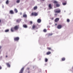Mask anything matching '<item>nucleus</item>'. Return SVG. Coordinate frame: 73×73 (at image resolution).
<instances>
[{
	"instance_id": "24",
	"label": "nucleus",
	"mask_w": 73,
	"mask_h": 73,
	"mask_svg": "<svg viewBox=\"0 0 73 73\" xmlns=\"http://www.w3.org/2000/svg\"><path fill=\"white\" fill-rule=\"evenodd\" d=\"M20 0H17L16 1V3H20Z\"/></svg>"
},
{
	"instance_id": "30",
	"label": "nucleus",
	"mask_w": 73,
	"mask_h": 73,
	"mask_svg": "<svg viewBox=\"0 0 73 73\" xmlns=\"http://www.w3.org/2000/svg\"><path fill=\"white\" fill-rule=\"evenodd\" d=\"M30 23L31 24H32V21H30Z\"/></svg>"
},
{
	"instance_id": "22",
	"label": "nucleus",
	"mask_w": 73,
	"mask_h": 73,
	"mask_svg": "<svg viewBox=\"0 0 73 73\" xmlns=\"http://www.w3.org/2000/svg\"><path fill=\"white\" fill-rule=\"evenodd\" d=\"M6 3L7 4H9V1H8V0H7L6 1Z\"/></svg>"
},
{
	"instance_id": "42",
	"label": "nucleus",
	"mask_w": 73,
	"mask_h": 73,
	"mask_svg": "<svg viewBox=\"0 0 73 73\" xmlns=\"http://www.w3.org/2000/svg\"><path fill=\"white\" fill-rule=\"evenodd\" d=\"M42 1H45V0H42Z\"/></svg>"
},
{
	"instance_id": "16",
	"label": "nucleus",
	"mask_w": 73,
	"mask_h": 73,
	"mask_svg": "<svg viewBox=\"0 0 73 73\" xmlns=\"http://www.w3.org/2000/svg\"><path fill=\"white\" fill-rule=\"evenodd\" d=\"M14 11L15 12V13H17L18 11H17V10L16 9H14Z\"/></svg>"
},
{
	"instance_id": "2",
	"label": "nucleus",
	"mask_w": 73,
	"mask_h": 73,
	"mask_svg": "<svg viewBox=\"0 0 73 73\" xmlns=\"http://www.w3.org/2000/svg\"><path fill=\"white\" fill-rule=\"evenodd\" d=\"M54 12L55 13H59L61 12V10L58 9H57L54 10Z\"/></svg>"
},
{
	"instance_id": "40",
	"label": "nucleus",
	"mask_w": 73,
	"mask_h": 73,
	"mask_svg": "<svg viewBox=\"0 0 73 73\" xmlns=\"http://www.w3.org/2000/svg\"><path fill=\"white\" fill-rule=\"evenodd\" d=\"M28 73H30V72H29V71H28Z\"/></svg>"
},
{
	"instance_id": "1",
	"label": "nucleus",
	"mask_w": 73,
	"mask_h": 73,
	"mask_svg": "<svg viewBox=\"0 0 73 73\" xmlns=\"http://www.w3.org/2000/svg\"><path fill=\"white\" fill-rule=\"evenodd\" d=\"M19 28V25H16L13 28H12L11 29V31L13 32H14V31H17Z\"/></svg>"
},
{
	"instance_id": "27",
	"label": "nucleus",
	"mask_w": 73,
	"mask_h": 73,
	"mask_svg": "<svg viewBox=\"0 0 73 73\" xmlns=\"http://www.w3.org/2000/svg\"><path fill=\"white\" fill-rule=\"evenodd\" d=\"M48 59L46 58L45 59V62H48Z\"/></svg>"
},
{
	"instance_id": "38",
	"label": "nucleus",
	"mask_w": 73,
	"mask_h": 73,
	"mask_svg": "<svg viewBox=\"0 0 73 73\" xmlns=\"http://www.w3.org/2000/svg\"><path fill=\"white\" fill-rule=\"evenodd\" d=\"M1 20L0 19V23H1Z\"/></svg>"
},
{
	"instance_id": "31",
	"label": "nucleus",
	"mask_w": 73,
	"mask_h": 73,
	"mask_svg": "<svg viewBox=\"0 0 73 73\" xmlns=\"http://www.w3.org/2000/svg\"><path fill=\"white\" fill-rule=\"evenodd\" d=\"M54 15H55V16H57V14H56V13H55V14H54Z\"/></svg>"
},
{
	"instance_id": "33",
	"label": "nucleus",
	"mask_w": 73,
	"mask_h": 73,
	"mask_svg": "<svg viewBox=\"0 0 73 73\" xmlns=\"http://www.w3.org/2000/svg\"><path fill=\"white\" fill-rule=\"evenodd\" d=\"M52 35H53V34L52 33V34H50V36H52Z\"/></svg>"
},
{
	"instance_id": "23",
	"label": "nucleus",
	"mask_w": 73,
	"mask_h": 73,
	"mask_svg": "<svg viewBox=\"0 0 73 73\" xmlns=\"http://www.w3.org/2000/svg\"><path fill=\"white\" fill-rule=\"evenodd\" d=\"M9 29H7L6 30H5V32H8L9 31Z\"/></svg>"
},
{
	"instance_id": "7",
	"label": "nucleus",
	"mask_w": 73,
	"mask_h": 73,
	"mask_svg": "<svg viewBox=\"0 0 73 73\" xmlns=\"http://www.w3.org/2000/svg\"><path fill=\"white\" fill-rule=\"evenodd\" d=\"M59 20H60V19L59 18H56L55 20V22L56 23H57V22L59 21Z\"/></svg>"
},
{
	"instance_id": "35",
	"label": "nucleus",
	"mask_w": 73,
	"mask_h": 73,
	"mask_svg": "<svg viewBox=\"0 0 73 73\" xmlns=\"http://www.w3.org/2000/svg\"><path fill=\"white\" fill-rule=\"evenodd\" d=\"M52 20H53V19H54V18H52L51 19Z\"/></svg>"
},
{
	"instance_id": "13",
	"label": "nucleus",
	"mask_w": 73,
	"mask_h": 73,
	"mask_svg": "<svg viewBox=\"0 0 73 73\" xmlns=\"http://www.w3.org/2000/svg\"><path fill=\"white\" fill-rule=\"evenodd\" d=\"M10 13H11V14H14V12H13V11L12 10H11L9 12Z\"/></svg>"
},
{
	"instance_id": "37",
	"label": "nucleus",
	"mask_w": 73,
	"mask_h": 73,
	"mask_svg": "<svg viewBox=\"0 0 73 73\" xmlns=\"http://www.w3.org/2000/svg\"><path fill=\"white\" fill-rule=\"evenodd\" d=\"M6 58L8 57V56L7 55H6Z\"/></svg>"
},
{
	"instance_id": "3",
	"label": "nucleus",
	"mask_w": 73,
	"mask_h": 73,
	"mask_svg": "<svg viewBox=\"0 0 73 73\" xmlns=\"http://www.w3.org/2000/svg\"><path fill=\"white\" fill-rule=\"evenodd\" d=\"M38 15V13L36 12L32 13L31 14V16H37Z\"/></svg>"
},
{
	"instance_id": "9",
	"label": "nucleus",
	"mask_w": 73,
	"mask_h": 73,
	"mask_svg": "<svg viewBox=\"0 0 73 73\" xmlns=\"http://www.w3.org/2000/svg\"><path fill=\"white\" fill-rule=\"evenodd\" d=\"M23 27L24 28H27L28 27V26L27 25L25 24H24L23 25Z\"/></svg>"
},
{
	"instance_id": "15",
	"label": "nucleus",
	"mask_w": 73,
	"mask_h": 73,
	"mask_svg": "<svg viewBox=\"0 0 73 73\" xmlns=\"http://www.w3.org/2000/svg\"><path fill=\"white\" fill-rule=\"evenodd\" d=\"M23 17H27V15L26 14H24L23 15Z\"/></svg>"
},
{
	"instance_id": "18",
	"label": "nucleus",
	"mask_w": 73,
	"mask_h": 73,
	"mask_svg": "<svg viewBox=\"0 0 73 73\" xmlns=\"http://www.w3.org/2000/svg\"><path fill=\"white\" fill-rule=\"evenodd\" d=\"M56 6L57 7H60V5L59 4L57 3V4H56Z\"/></svg>"
},
{
	"instance_id": "11",
	"label": "nucleus",
	"mask_w": 73,
	"mask_h": 73,
	"mask_svg": "<svg viewBox=\"0 0 73 73\" xmlns=\"http://www.w3.org/2000/svg\"><path fill=\"white\" fill-rule=\"evenodd\" d=\"M48 7L49 8V9H52V5H51V4H49V5Z\"/></svg>"
},
{
	"instance_id": "17",
	"label": "nucleus",
	"mask_w": 73,
	"mask_h": 73,
	"mask_svg": "<svg viewBox=\"0 0 73 73\" xmlns=\"http://www.w3.org/2000/svg\"><path fill=\"white\" fill-rule=\"evenodd\" d=\"M51 53V52H48L46 53V54L47 55H49V54H50Z\"/></svg>"
},
{
	"instance_id": "4",
	"label": "nucleus",
	"mask_w": 73,
	"mask_h": 73,
	"mask_svg": "<svg viewBox=\"0 0 73 73\" xmlns=\"http://www.w3.org/2000/svg\"><path fill=\"white\" fill-rule=\"evenodd\" d=\"M19 39H20V38L19 37H16L14 38V41H19Z\"/></svg>"
},
{
	"instance_id": "32",
	"label": "nucleus",
	"mask_w": 73,
	"mask_h": 73,
	"mask_svg": "<svg viewBox=\"0 0 73 73\" xmlns=\"http://www.w3.org/2000/svg\"><path fill=\"white\" fill-rule=\"evenodd\" d=\"M2 69L1 67L0 66V69Z\"/></svg>"
},
{
	"instance_id": "41",
	"label": "nucleus",
	"mask_w": 73,
	"mask_h": 73,
	"mask_svg": "<svg viewBox=\"0 0 73 73\" xmlns=\"http://www.w3.org/2000/svg\"><path fill=\"white\" fill-rule=\"evenodd\" d=\"M57 25V24H55V25Z\"/></svg>"
},
{
	"instance_id": "20",
	"label": "nucleus",
	"mask_w": 73,
	"mask_h": 73,
	"mask_svg": "<svg viewBox=\"0 0 73 73\" xmlns=\"http://www.w3.org/2000/svg\"><path fill=\"white\" fill-rule=\"evenodd\" d=\"M62 61H65V58H62Z\"/></svg>"
},
{
	"instance_id": "21",
	"label": "nucleus",
	"mask_w": 73,
	"mask_h": 73,
	"mask_svg": "<svg viewBox=\"0 0 73 73\" xmlns=\"http://www.w3.org/2000/svg\"><path fill=\"white\" fill-rule=\"evenodd\" d=\"M54 4H57V3H58V2H57V1H54Z\"/></svg>"
},
{
	"instance_id": "12",
	"label": "nucleus",
	"mask_w": 73,
	"mask_h": 73,
	"mask_svg": "<svg viewBox=\"0 0 73 73\" xmlns=\"http://www.w3.org/2000/svg\"><path fill=\"white\" fill-rule=\"evenodd\" d=\"M41 21V20L40 19H38L37 20V22L39 23H40V22Z\"/></svg>"
},
{
	"instance_id": "39",
	"label": "nucleus",
	"mask_w": 73,
	"mask_h": 73,
	"mask_svg": "<svg viewBox=\"0 0 73 73\" xmlns=\"http://www.w3.org/2000/svg\"><path fill=\"white\" fill-rule=\"evenodd\" d=\"M20 15H22V13H20Z\"/></svg>"
},
{
	"instance_id": "29",
	"label": "nucleus",
	"mask_w": 73,
	"mask_h": 73,
	"mask_svg": "<svg viewBox=\"0 0 73 73\" xmlns=\"http://www.w3.org/2000/svg\"><path fill=\"white\" fill-rule=\"evenodd\" d=\"M67 22H70V20H69V19H68L67 20Z\"/></svg>"
},
{
	"instance_id": "10",
	"label": "nucleus",
	"mask_w": 73,
	"mask_h": 73,
	"mask_svg": "<svg viewBox=\"0 0 73 73\" xmlns=\"http://www.w3.org/2000/svg\"><path fill=\"white\" fill-rule=\"evenodd\" d=\"M61 27H62V26L61 25H59L57 27V28L58 29H61Z\"/></svg>"
},
{
	"instance_id": "25",
	"label": "nucleus",
	"mask_w": 73,
	"mask_h": 73,
	"mask_svg": "<svg viewBox=\"0 0 73 73\" xmlns=\"http://www.w3.org/2000/svg\"><path fill=\"white\" fill-rule=\"evenodd\" d=\"M62 4L64 5H66V3H62Z\"/></svg>"
},
{
	"instance_id": "28",
	"label": "nucleus",
	"mask_w": 73,
	"mask_h": 73,
	"mask_svg": "<svg viewBox=\"0 0 73 73\" xmlns=\"http://www.w3.org/2000/svg\"><path fill=\"white\" fill-rule=\"evenodd\" d=\"M47 49H48V50H51V48L47 47Z\"/></svg>"
},
{
	"instance_id": "19",
	"label": "nucleus",
	"mask_w": 73,
	"mask_h": 73,
	"mask_svg": "<svg viewBox=\"0 0 73 73\" xmlns=\"http://www.w3.org/2000/svg\"><path fill=\"white\" fill-rule=\"evenodd\" d=\"M37 9V6L35 7H34V10H36V9Z\"/></svg>"
},
{
	"instance_id": "5",
	"label": "nucleus",
	"mask_w": 73,
	"mask_h": 73,
	"mask_svg": "<svg viewBox=\"0 0 73 73\" xmlns=\"http://www.w3.org/2000/svg\"><path fill=\"white\" fill-rule=\"evenodd\" d=\"M24 67H23L21 69V71L19 72V73H23V71H24Z\"/></svg>"
},
{
	"instance_id": "8",
	"label": "nucleus",
	"mask_w": 73,
	"mask_h": 73,
	"mask_svg": "<svg viewBox=\"0 0 73 73\" xmlns=\"http://www.w3.org/2000/svg\"><path fill=\"white\" fill-rule=\"evenodd\" d=\"M21 21V19H17L16 21L17 23H19L20 22V21Z\"/></svg>"
},
{
	"instance_id": "6",
	"label": "nucleus",
	"mask_w": 73,
	"mask_h": 73,
	"mask_svg": "<svg viewBox=\"0 0 73 73\" xmlns=\"http://www.w3.org/2000/svg\"><path fill=\"white\" fill-rule=\"evenodd\" d=\"M6 64L8 67L9 68H10L11 67V65H10V64L9 63H6Z\"/></svg>"
},
{
	"instance_id": "14",
	"label": "nucleus",
	"mask_w": 73,
	"mask_h": 73,
	"mask_svg": "<svg viewBox=\"0 0 73 73\" xmlns=\"http://www.w3.org/2000/svg\"><path fill=\"white\" fill-rule=\"evenodd\" d=\"M36 25H33L32 28H33V29H35V28H36Z\"/></svg>"
},
{
	"instance_id": "26",
	"label": "nucleus",
	"mask_w": 73,
	"mask_h": 73,
	"mask_svg": "<svg viewBox=\"0 0 73 73\" xmlns=\"http://www.w3.org/2000/svg\"><path fill=\"white\" fill-rule=\"evenodd\" d=\"M47 30L46 29H44L43 30L44 32H46Z\"/></svg>"
},
{
	"instance_id": "34",
	"label": "nucleus",
	"mask_w": 73,
	"mask_h": 73,
	"mask_svg": "<svg viewBox=\"0 0 73 73\" xmlns=\"http://www.w3.org/2000/svg\"><path fill=\"white\" fill-rule=\"evenodd\" d=\"M27 70H29V68H27Z\"/></svg>"
},
{
	"instance_id": "36",
	"label": "nucleus",
	"mask_w": 73,
	"mask_h": 73,
	"mask_svg": "<svg viewBox=\"0 0 73 73\" xmlns=\"http://www.w3.org/2000/svg\"><path fill=\"white\" fill-rule=\"evenodd\" d=\"M1 46H0V49H1Z\"/></svg>"
}]
</instances>
